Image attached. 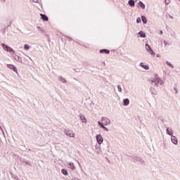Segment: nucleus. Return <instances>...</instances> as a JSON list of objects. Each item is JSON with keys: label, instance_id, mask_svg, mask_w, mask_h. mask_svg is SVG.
Masks as SVG:
<instances>
[{"label": "nucleus", "instance_id": "1", "mask_svg": "<svg viewBox=\"0 0 180 180\" xmlns=\"http://www.w3.org/2000/svg\"><path fill=\"white\" fill-rule=\"evenodd\" d=\"M160 81L161 79L158 77V76H155L154 77L150 79V82L155 85V86H158V84H160Z\"/></svg>", "mask_w": 180, "mask_h": 180}, {"label": "nucleus", "instance_id": "2", "mask_svg": "<svg viewBox=\"0 0 180 180\" xmlns=\"http://www.w3.org/2000/svg\"><path fill=\"white\" fill-rule=\"evenodd\" d=\"M1 47H3V49L5 51H8L9 53L11 51H12L13 53H15V51H13V49L9 46H8L7 45H6L5 44H1Z\"/></svg>", "mask_w": 180, "mask_h": 180}, {"label": "nucleus", "instance_id": "3", "mask_svg": "<svg viewBox=\"0 0 180 180\" xmlns=\"http://www.w3.org/2000/svg\"><path fill=\"white\" fill-rule=\"evenodd\" d=\"M145 47H146V50L148 51V53H150V54H151V56H155V53L154 52V51H153L151 47H150V45L148 44H146Z\"/></svg>", "mask_w": 180, "mask_h": 180}, {"label": "nucleus", "instance_id": "4", "mask_svg": "<svg viewBox=\"0 0 180 180\" xmlns=\"http://www.w3.org/2000/svg\"><path fill=\"white\" fill-rule=\"evenodd\" d=\"M65 134L68 136V137H71L72 139H74V137H75V133L71 130L65 131Z\"/></svg>", "mask_w": 180, "mask_h": 180}, {"label": "nucleus", "instance_id": "5", "mask_svg": "<svg viewBox=\"0 0 180 180\" xmlns=\"http://www.w3.org/2000/svg\"><path fill=\"white\" fill-rule=\"evenodd\" d=\"M101 122H103V126H108V124H110V120L106 117H102Z\"/></svg>", "mask_w": 180, "mask_h": 180}, {"label": "nucleus", "instance_id": "6", "mask_svg": "<svg viewBox=\"0 0 180 180\" xmlns=\"http://www.w3.org/2000/svg\"><path fill=\"white\" fill-rule=\"evenodd\" d=\"M97 143H98V144H102L103 143V138L102 137V135L101 134H98L96 136Z\"/></svg>", "mask_w": 180, "mask_h": 180}, {"label": "nucleus", "instance_id": "7", "mask_svg": "<svg viewBox=\"0 0 180 180\" xmlns=\"http://www.w3.org/2000/svg\"><path fill=\"white\" fill-rule=\"evenodd\" d=\"M7 67L10 70H12L13 71H14V72H16V74H18V68H16V67H15V65H8Z\"/></svg>", "mask_w": 180, "mask_h": 180}, {"label": "nucleus", "instance_id": "8", "mask_svg": "<svg viewBox=\"0 0 180 180\" xmlns=\"http://www.w3.org/2000/svg\"><path fill=\"white\" fill-rule=\"evenodd\" d=\"M68 165V167L70 168V169H72V171H75V169H77V167H75V165H74L73 162H69Z\"/></svg>", "mask_w": 180, "mask_h": 180}, {"label": "nucleus", "instance_id": "9", "mask_svg": "<svg viewBox=\"0 0 180 180\" xmlns=\"http://www.w3.org/2000/svg\"><path fill=\"white\" fill-rule=\"evenodd\" d=\"M171 140H172V142L173 143V144H175V146H176V144H178V139H176V137L175 136H172Z\"/></svg>", "mask_w": 180, "mask_h": 180}, {"label": "nucleus", "instance_id": "10", "mask_svg": "<svg viewBox=\"0 0 180 180\" xmlns=\"http://www.w3.org/2000/svg\"><path fill=\"white\" fill-rule=\"evenodd\" d=\"M98 123L99 126H101V127L102 129H103L104 130H105V131H109V129H108V128H106V127H105V126L103 125V122L98 121Z\"/></svg>", "mask_w": 180, "mask_h": 180}, {"label": "nucleus", "instance_id": "11", "mask_svg": "<svg viewBox=\"0 0 180 180\" xmlns=\"http://www.w3.org/2000/svg\"><path fill=\"white\" fill-rule=\"evenodd\" d=\"M141 67H142V68H144V70H150V66L144 63H141Z\"/></svg>", "mask_w": 180, "mask_h": 180}, {"label": "nucleus", "instance_id": "12", "mask_svg": "<svg viewBox=\"0 0 180 180\" xmlns=\"http://www.w3.org/2000/svg\"><path fill=\"white\" fill-rule=\"evenodd\" d=\"M166 133H167V134H169V136H171V137H172V136L173 134L172 129L167 128L166 130Z\"/></svg>", "mask_w": 180, "mask_h": 180}, {"label": "nucleus", "instance_id": "13", "mask_svg": "<svg viewBox=\"0 0 180 180\" xmlns=\"http://www.w3.org/2000/svg\"><path fill=\"white\" fill-rule=\"evenodd\" d=\"M129 103H130V101H129V98L124 99V101H123L124 106H127Z\"/></svg>", "mask_w": 180, "mask_h": 180}, {"label": "nucleus", "instance_id": "14", "mask_svg": "<svg viewBox=\"0 0 180 180\" xmlns=\"http://www.w3.org/2000/svg\"><path fill=\"white\" fill-rule=\"evenodd\" d=\"M80 120L82 123H86V117H85V115H80Z\"/></svg>", "mask_w": 180, "mask_h": 180}, {"label": "nucleus", "instance_id": "15", "mask_svg": "<svg viewBox=\"0 0 180 180\" xmlns=\"http://www.w3.org/2000/svg\"><path fill=\"white\" fill-rule=\"evenodd\" d=\"M41 16L42 20H45L46 22H47V20H49V18H47V16H46V15L41 14Z\"/></svg>", "mask_w": 180, "mask_h": 180}, {"label": "nucleus", "instance_id": "16", "mask_svg": "<svg viewBox=\"0 0 180 180\" xmlns=\"http://www.w3.org/2000/svg\"><path fill=\"white\" fill-rule=\"evenodd\" d=\"M61 172L63 175H65V176L68 175V171L65 169H62Z\"/></svg>", "mask_w": 180, "mask_h": 180}, {"label": "nucleus", "instance_id": "17", "mask_svg": "<svg viewBox=\"0 0 180 180\" xmlns=\"http://www.w3.org/2000/svg\"><path fill=\"white\" fill-rule=\"evenodd\" d=\"M100 53H105V54H109L110 51L108 49H101V50H100Z\"/></svg>", "mask_w": 180, "mask_h": 180}, {"label": "nucleus", "instance_id": "18", "mask_svg": "<svg viewBox=\"0 0 180 180\" xmlns=\"http://www.w3.org/2000/svg\"><path fill=\"white\" fill-rule=\"evenodd\" d=\"M141 20H142L143 23H144V25H146V23H147V18H146V16L142 15Z\"/></svg>", "mask_w": 180, "mask_h": 180}, {"label": "nucleus", "instance_id": "19", "mask_svg": "<svg viewBox=\"0 0 180 180\" xmlns=\"http://www.w3.org/2000/svg\"><path fill=\"white\" fill-rule=\"evenodd\" d=\"M139 34L141 35V37H147V35L146 34V32H143V31H140V32H139Z\"/></svg>", "mask_w": 180, "mask_h": 180}, {"label": "nucleus", "instance_id": "20", "mask_svg": "<svg viewBox=\"0 0 180 180\" xmlns=\"http://www.w3.org/2000/svg\"><path fill=\"white\" fill-rule=\"evenodd\" d=\"M139 6H140L142 9H146V5H144V4H143V2L139 1Z\"/></svg>", "mask_w": 180, "mask_h": 180}, {"label": "nucleus", "instance_id": "21", "mask_svg": "<svg viewBox=\"0 0 180 180\" xmlns=\"http://www.w3.org/2000/svg\"><path fill=\"white\" fill-rule=\"evenodd\" d=\"M128 4L130 5V6H134V1L133 0H129Z\"/></svg>", "mask_w": 180, "mask_h": 180}, {"label": "nucleus", "instance_id": "22", "mask_svg": "<svg viewBox=\"0 0 180 180\" xmlns=\"http://www.w3.org/2000/svg\"><path fill=\"white\" fill-rule=\"evenodd\" d=\"M59 80L61 81V82H63V84H65L66 81L65 79L63 78V77H59Z\"/></svg>", "mask_w": 180, "mask_h": 180}, {"label": "nucleus", "instance_id": "23", "mask_svg": "<svg viewBox=\"0 0 180 180\" xmlns=\"http://www.w3.org/2000/svg\"><path fill=\"white\" fill-rule=\"evenodd\" d=\"M24 49L25 50H29V49H30V46H29L28 44H25L24 46Z\"/></svg>", "mask_w": 180, "mask_h": 180}, {"label": "nucleus", "instance_id": "24", "mask_svg": "<svg viewBox=\"0 0 180 180\" xmlns=\"http://www.w3.org/2000/svg\"><path fill=\"white\" fill-rule=\"evenodd\" d=\"M136 23H141V18H136Z\"/></svg>", "mask_w": 180, "mask_h": 180}, {"label": "nucleus", "instance_id": "25", "mask_svg": "<svg viewBox=\"0 0 180 180\" xmlns=\"http://www.w3.org/2000/svg\"><path fill=\"white\" fill-rule=\"evenodd\" d=\"M167 65H169L171 68H174V65H172V64H171V63H169V61H167Z\"/></svg>", "mask_w": 180, "mask_h": 180}, {"label": "nucleus", "instance_id": "26", "mask_svg": "<svg viewBox=\"0 0 180 180\" xmlns=\"http://www.w3.org/2000/svg\"><path fill=\"white\" fill-rule=\"evenodd\" d=\"M15 58V60H17V61H21L22 60V58H20V57H19V56H17L16 58Z\"/></svg>", "mask_w": 180, "mask_h": 180}, {"label": "nucleus", "instance_id": "27", "mask_svg": "<svg viewBox=\"0 0 180 180\" xmlns=\"http://www.w3.org/2000/svg\"><path fill=\"white\" fill-rule=\"evenodd\" d=\"M117 88H118L119 92H122V87L120 86V85H118Z\"/></svg>", "mask_w": 180, "mask_h": 180}, {"label": "nucleus", "instance_id": "28", "mask_svg": "<svg viewBox=\"0 0 180 180\" xmlns=\"http://www.w3.org/2000/svg\"><path fill=\"white\" fill-rule=\"evenodd\" d=\"M165 2L166 4V5H169L170 1L169 0H165Z\"/></svg>", "mask_w": 180, "mask_h": 180}, {"label": "nucleus", "instance_id": "29", "mask_svg": "<svg viewBox=\"0 0 180 180\" xmlns=\"http://www.w3.org/2000/svg\"><path fill=\"white\" fill-rule=\"evenodd\" d=\"M163 43H164L165 46H168V41H164Z\"/></svg>", "mask_w": 180, "mask_h": 180}, {"label": "nucleus", "instance_id": "30", "mask_svg": "<svg viewBox=\"0 0 180 180\" xmlns=\"http://www.w3.org/2000/svg\"><path fill=\"white\" fill-rule=\"evenodd\" d=\"M32 1H33V2H35V3L39 2V0H32Z\"/></svg>", "mask_w": 180, "mask_h": 180}, {"label": "nucleus", "instance_id": "31", "mask_svg": "<svg viewBox=\"0 0 180 180\" xmlns=\"http://www.w3.org/2000/svg\"><path fill=\"white\" fill-rule=\"evenodd\" d=\"M176 90V94H178V90L176 89H175Z\"/></svg>", "mask_w": 180, "mask_h": 180}, {"label": "nucleus", "instance_id": "32", "mask_svg": "<svg viewBox=\"0 0 180 180\" xmlns=\"http://www.w3.org/2000/svg\"><path fill=\"white\" fill-rule=\"evenodd\" d=\"M101 151H97V154H100Z\"/></svg>", "mask_w": 180, "mask_h": 180}, {"label": "nucleus", "instance_id": "33", "mask_svg": "<svg viewBox=\"0 0 180 180\" xmlns=\"http://www.w3.org/2000/svg\"><path fill=\"white\" fill-rule=\"evenodd\" d=\"M160 34H162V31H160Z\"/></svg>", "mask_w": 180, "mask_h": 180}, {"label": "nucleus", "instance_id": "34", "mask_svg": "<svg viewBox=\"0 0 180 180\" xmlns=\"http://www.w3.org/2000/svg\"><path fill=\"white\" fill-rule=\"evenodd\" d=\"M72 180H77V179H72Z\"/></svg>", "mask_w": 180, "mask_h": 180}, {"label": "nucleus", "instance_id": "35", "mask_svg": "<svg viewBox=\"0 0 180 180\" xmlns=\"http://www.w3.org/2000/svg\"><path fill=\"white\" fill-rule=\"evenodd\" d=\"M157 57H160V55H157Z\"/></svg>", "mask_w": 180, "mask_h": 180}, {"label": "nucleus", "instance_id": "36", "mask_svg": "<svg viewBox=\"0 0 180 180\" xmlns=\"http://www.w3.org/2000/svg\"><path fill=\"white\" fill-rule=\"evenodd\" d=\"M98 147H99V146H96V148H98Z\"/></svg>", "mask_w": 180, "mask_h": 180}, {"label": "nucleus", "instance_id": "37", "mask_svg": "<svg viewBox=\"0 0 180 180\" xmlns=\"http://www.w3.org/2000/svg\"><path fill=\"white\" fill-rule=\"evenodd\" d=\"M78 165H80L79 162H78Z\"/></svg>", "mask_w": 180, "mask_h": 180}, {"label": "nucleus", "instance_id": "38", "mask_svg": "<svg viewBox=\"0 0 180 180\" xmlns=\"http://www.w3.org/2000/svg\"><path fill=\"white\" fill-rule=\"evenodd\" d=\"M0 129H2V127L0 126Z\"/></svg>", "mask_w": 180, "mask_h": 180}]
</instances>
